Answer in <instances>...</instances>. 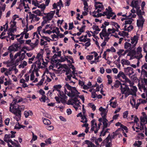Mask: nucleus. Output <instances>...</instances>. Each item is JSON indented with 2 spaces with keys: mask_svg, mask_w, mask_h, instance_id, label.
Returning <instances> with one entry per match:
<instances>
[{
  "mask_svg": "<svg viewBox=\"0 0 147 147\" xmlns=\"http://www.w3.org/2000/svg\"><path fill=\"white\" fill-rule=\"evenodd\" d=\"M55 11H51L49 13H46L42 12L39 9H37L33 11L32 13L38 16H43L44 15H46L45 16H43L42 19L43 21L41 23V25L37 28V32L38 34L40 35V34L44 33L45 34H50L51 33V32L50 30H47L49 28H51L50 24H47L45 27L43 28L45 25L47 23H49L50 21L53 18L55 13Z\"/></svg>",
  "mask_w": 147,
  "mask_h": 147,
  "instance_id": "1",
  "label": "nucleus"
},
{
  "mask_svg": "<svg viewBox=\"0 0 147 147\" xmlns=\"http://www.w3.org/2000/svg\"><path fill=\"white\" fill-rule=\"evenodd\" d=\"M16 105L9 109V111L15 115V116L13 117L14 118L18 121L21 119V111L24 110L25 107L23 105Z\"/></svg>",
  "mask_w": 147,
  "mask_h": 147,
  "instance_id": "2",
  "label": "nucleus"
},
{
  "mask_svg": "<svg viewBox=\"0 0 147 147\" xmlns=\"http://www.w3.org/2000/svg\"><path fill=\"white\" fill-rule=\"evenodd\" d=\"M65 90H66V89H67L70 90L69 92H68L67 95L73 98H78L79 97V94H80L76 90L75 87H73L70 86L68 84L66 83L64 85Z\"/></svg>",
  "mask_w": 147,
  "mask_h": 147,
  "instance_id": "3",
  "label": "nucleus"
},
{
  "mask_svg": "<svg viewBox=\"0 0 147 147\" xmlns=\"http://www.w3.org/2000/svg\"><path fill=\"white\" fill-rule=\"evenodd\" d=\"M42 64L43 65H42L40 67L38 66H37L36 65L32 64L31 66L29 71H32L34 74L35 73L36 76L38 77L39 76V74L38 73L39 69L40 68H43L46 67L47 65V63H42Z\"/></svg>",
  "mask_w": 147,
  "mask_h": 147,
  "instance_id": "4",
  "label": "nucleus"
},
{
  "mask_svg": "<svg viewBox=\"0 0 147 147\" xmlns=\"http://www.w3.org/2000/svg\"><path fill=\"white\" fill-rule=\"evenodd\" d=\"M108 9H106V11L103 12V16H106L107 18L108 19H110L111 17H112L111 19H115L116 17V15L112 11V9L110 6L108 7Z\"/></svg>",
  "mask_w": 147,
  "mask_h": 147,
  "instance_id": "5",
  "label": "nucleus"
},
{
  "mask_svg": "<svg viewBox=\"0 0 147 147\" xmlns=\"http://www.w3.org/2000/svg\"><path fill=\"white\" fill-rule=\"evenodd\" d=\"M142 51V47L140 46L138 47L136 50L134 49V51H132V52L134 53L135 55L134 56L133 55V57H134L135 58L139 60L143 57V55L141 53Z\"/></svg>",
  "mask_w": 147,
  "mask_h": 147,
  "instance_id": "6",
  "label": "nucleus"
},
{
  "mask_svg": "<svg viewBox=\"0 0 147 147\" xmlns=\"http://www.w3.org/2000/svg\"><path fill=\"white\" fill-rule=\"evenodd\" d=\"M121 93L125 95V97H127L131 95L130 89L128 86L125 85L124 84H123V85H121Z\"/></svg>",
  "mask_w": 147,
  "mask_h": 147,
  "instance_id": "7",
  "label": "nucleus"
},
{
  "mask_svg": "<svg viewBox=\"0 0 147 147\" xmlns=\"http://www.w3.org/2000/svg\"><path fill=\"white\" fill-rule=\"evenodd\" d=\"M35 60L36 61L35 63L33 64L36 65L37 66L41 67L42 65H41V63L44 62V61L43 59L42 58V54L39 53H38L35 57Z\"/></svg>",
  "mask_w": 147,
  "mask_h": 147,
  "instance_id": "8",
  "label": "nucleus"
},
{
  "mask_svg": "<svg viewBox=\"0 0 147 147\" xmlns=\"http://www.w3.org/2000/svg\"><path fill=\"white\" fill-rule=\"evenodd\" d=\"M91 128L90 132H92L93 131L95 134L98 133L99 130L100 129L97 126V124L96 122L95 119L92 120L91 121Z\"/></svg>",
  "mask_w": 147,
  "mask_h": 147,
  "instance_id": "9",
  "label": "nucleus"
},
{
  "mask_svg": "<svg viewBox=\"0 0 147 147\" xmlns=\"http://www.w3.org/2000/svg\"><path fill=\"white\" fill-rule=\"evenodd\" d=\"M11 134H5L3 138L4 141L7 143L10 142V141H12L11 138H14L15 136L16 132L11 131Z\"/></svg>",
  "mask_w": 147,
  "mask_h": 147,
  "instance_id": "10",
  "label": "nucleus"
},
{
  "mask_svg": "<svg viewBox=\"0 0 147 147\" xmlns=\"http://www.w3.org/2000/svg\"><path fill=\"white\" fill-rule=\"evenodd\" d=\"M80 104V103L79 100H78V98L74 97L72 99L71 104L73 106L76 110L77 111L79 108L80 109H81Z\"/></svg>",
  "mask_w": 147,
  "mask_h": 147,
  "instance_id": "11",
  "label": "nucleus"
},
{
  "mask_svg": "<svg viewBox=\"0 0 147 147\" xmlns=\"http://www.w3.org/2000/svg\"><path fill=\"white\" fill-rule=\"evenodd\" d=\"M109 34L107 32L106 30H102L99 35L102 39H103L104 38L105 40L108 41L110 38Z\"/></svg>",
  "mask_w": 147,
  "mask_h": 147,
  "instance_id": "12",
  "label": "nucleus"
},
{
  "mask_svg": "<svg viewBox=\"0 0 147 147\" xmlns=\"http://www.w3.org/2000/svg\"><path fill=\"white\" fill-rule=\"evenodd\" d=\"M29 18L31 19V22L38 21L40 19V18L36 15L32 13L31 12H29Z\"/></svg>",
  "mask_w": 147,
  "mask_h": 147,
  "instance_id": "13",
  "label": "nucleus"
},
{
  "mask_svg": "<svg viewBox=\"0 0 147 147\" xmlns=\"http://www.w3.org/2000/svg\"><path fill=\"white\" fill-rule=\"evenodd\" d=\"M23 99L19 96H17L16 98L13 100L12 103L10 106L9 109L12 108L13 106L15 105H19L18 103L20 102L23 101Z\"/></svg>",
  "mask_w": 147,
  "mask_h": 147,
  "instance_id": "14",
  "label": "nucleus"
},
{
  "mask_svg": "<svg viewBox=\"0 0 147 147\" xmlns=\"http://www.w3.org/2000/svg\"><path fill=\"white\" fill-rule=\"evenodd\" d=\"M72 73L71 71L69 69L66 70L65 74L67 75V78H65V80L67 81H69L70 83H73L74 84H75V82L72 81L71 80V77L72 76Z\"/></svg>",
  "mask_w": 147,
  "mask_h": 147,
  "instance_id": "15",
  "label": "nucleus"
},
{
  "mask_svg": "<svg viewBox=\"0 0 147 147\" xmlns=\"http://www.w3.org/2000/svg\"><path fill=\"white\" fill-rule=\"evenodd\" d=\"M39 93L42 95V97L40 98V100L41 101L45 102H49V100L47 97L45 95V92L42 89H40L39 90Z\"/></svg>",
  "mask_w": 147,
  "mask_h": 147,
  "instance_id": "16",
  "label": "nucleus"
},
{
  "mask_svg": "<svg viewBox=\"0 0 147 147\" xmlns=\"http://www.w3.org/2000/svg\"><path fill=\"white\" fill-rule=\"evenodd\" d=\"M145 19L143 17H138L137 20V25L139 28H142L145 22Z\"/></svg>",
  "mask_w": 147,
  "mask_h": 147,
  "instance_id": "17",
  "label": "nucleus"
},
{
  "mask_svg": "<svg viewBox=\"0 0 147 147\" xmlns=\"http://www.w3.org/2000/svg\"><path fill=\"white\" fill-rule=\"evenodd\" d=\"M134 83H131L130 85H129L130 87V92L131 95H136V92L137 91V88L136 86H134Z\"/></svg>",
  "mask_w": 147,
  "mask_h": 147,
  "instance_id": "18",
  "label": "nucleus"
},
{
  "mask_svg": "<svg viewBox=\"0 0 147 147\" xmlns=\"http://www.w3.org/2000/svg\"><path fill=\"white\" fill-rule=\"evenodd\" d=\"M141 74L144 77L147 78V63H144L142 67Z\"/></svg>",
  "mask_w": 147,
  "mask_h": 147,
  "instance_id": "19",
  "label": "nucleus"
},
{
  "mask_svg": "<svg viewBox=\"0 0 147 147\" xmlns=\"http://www.w3.org/2000/svg\"><path fill=\"white\" fill-rule=\"evenodd\" d=\"M131 44L132 45L134 46V48L135 49L136 46L138 42V37L137 35H135L134 37H131Z\"/></svg>",
  "mask_w": 147,
  "mask_h": 147,
  "instance_id": "20",
  "label": "nucleus"
},
{
  "mask_svg": "<svg viewBox=\"0 0 147 147\" xmlns=\"http://www.w3.org/2000/svg\"><path fill=\"white\" fill-rule=\"evenodd\" d=\"M19 48V45L16 44L9 46L8 48L9 51L11 52L12 51H17Z\"/></svg>",
  "mask_w": 147,
  "mask_h": 147,
  "instance_id": "21",
  "label": "nucleus"
},
{
  "mask_svg": "<svg viewBox=\"0 0 147 147\" xmlns=\"http://www.w3.org/2000/svg\"><path fill=\"white\" fill-rule=\"evenodd\" d=\"M95 9L98 11H102L103 10L104 6L102 4L99 2H96L95 5Z\"/></svg>",
  "mask_w": 147,
  "mask_h": 147,
  "instance_id": "22",
  "label": "nucleus"
},
{
  "mask_svg": "<svg viewBox=\"0 0 147 147\" xmlns=\"http://www.w3.org/2000/svg\"><path fill=\"white\" fill-rule=\"evenodd\" d=\"M124 48L126 49L131 51V52L135 49L134 46L132 45L130 43L127 42L124 43Z\"/></svg>",
  "mask_w": 147,
  "mask_h": 147,
  "instance_id": "23",
  "label": "nucleus"
},
{
  "mask_svg": "<svg viewBox=\"0 0 147 147\" xmlns=\"http://www.w3.org/2000/svg\"><path fill=\"white\" fill-rule=\"evenodd\" d=\"M63 91H59V93H57V94L58 96L60 97H62V98H67V96H66V94L67 95L68 92L67 90H65V89L64 86L63 87Z\"/></svg>",
  "mask_w": 147,
  "mask_h": 147,
  "instance_id": "24",
  "label": "nucleus"
},
{
  "mask_svg": "<svg viewBox=\"0 0 147 147\" xmlns=\"http://www.w3.org/2000/svg\"><path fill=\"white\" fill-rule=\"evenodd\" d=\"M29 30L27 26H26V28L24 29V31L22 32L21 34L20 39H23L24 35H25L24 38L27 39L28 38L29 34L27 32Z\"/></svg>",
  "mask_w": 147,
  "mask_h": 147,
  "instance_id": "25",
  "label": "nucleus"
},
{
  "mask_svg": "<svg viewBox=\"0 0 147 147\" xmlns=\"http://www.w3.org/2000/svg\"><path fill=\"white\" fill-rule=\"evenodd\" d=\"M130 6L133 8H135L136 9L140 8L139 5V1L138 0L132 1Z\"/></svg>",
  "mask_w": 147,
  "mask_h": 147,
  "instance_id": "26",
  "label": "nucleus"
},
{
  "mask_svg": "<svg viewBox=\"0 0 147 147\" xmlns=\"http://www.w3.org/2000/svg\"><path fill=\"white\" fill-rule=\"evenodd\" d=\"M124 70L125 73L129 76L132 74L134 73L133 71V68L130 67H128L127 68H124Z\"/></svg>",
  "mask_w": 147,
  "mask_h": 147,
  "instance_id": "27",
  "label": "nucleus"
},
{
  "mask_svg": "<svg viewBox=\"0 0 147 147\" xmlns=\"http://www.w3.org/2000/svg\"><path fill=\"white\" fill-rule=\"evenodd\" d=\"M140 125L143 128L146 124L147 123V117H141Z\"/></svg>",
  "mask_w": 147,
  "mask_h": 147,
  "instance_id": "28",
  "label": "nucleus"
},
{
  "mask_svg": "<svg viewBox=\"0 0 147 147\" xmlns=\"http://www.w3.org/2000/svg\"><path fill=\"white\" fill-rule=\"evenodd\" d=\"M102 11H98V10H96V11L95 10L93 11L92 13V16L95 18H98L101 17L102 16H103L102 14L100 12Z\"/></svg>",
  "mask_w": 147,
  "mask_h": 147,
  "instance_id": "29",
  "label": "nucleus"
},
{
  "mask_svg": "<svg viewBox=\"0 0 147 147\" xmlns=\"http://www.w3.org/2000/svg\"><path fill=\"white\" fill-rule=\"evenodd\" d=\"M54 9H56L59 7L60 9H61V7L63 6V4L62 3V1L61 0H59V1L57 3H54L53 5Z\"/></svg>",
  "mask_w": 147,
  "mask_h": 147,
  "instance_id": "30",
  "label": "nucleus"
},
{
  "mask_svg": "<svg viewBox=\"0 0 147 147\" xmlns=\"http://www.w3.org/2000/svg\"><path fill=\"white\" fill-rule=\"evenodd\" d=\"M136 13L138 17H143V15L145 14V12L144 11H142L140 8L136 9Z\"/></svg>",
  "mask_w": 147,
  "mask_h": 147,
  "instance_id": "31",
  "label": "nucleus"
},
{
  "mask_svg": "<svg viewBox=\"0 0 147 147\" xmlns=\"http://www.w3.org/2000/svg\"><path fill=\"white\" fill-rule=\"evenodd\" d=\"M61 85L59 84L58 85H55L54 86V89L53 90V92H59V91H60L61 88Z\"/></svg>",
  "mask_w": 147,
  "mask_h": 147,
  "instance_id": "32",
  "label": "nucleus"
},
{
  "mask_svg": "<svg viewBox=\"0 0 147 147\" xmlns=\"http://www.w3.org/2000/svg\"><path fill=\"white\" fill-rule=\"evenodd\" d=\"M52 57L50 55V54L49 53H48L47 54L46 56L45 59L46 62H44V63H47V64L48 62H49L52 59Z\"/></svg>",
  "mask_w": 147,
  "mask_h": 147,
  "instance_id": "33",
  "label": "nucleus"
},
{
  "mask_svg": "<svg viewBox=\"0 0 147 147\" xmlns=\"http://www.w3.org/2000/svg\"><path fill=\"white\" fill-rule=\"evenodd\" d=\"M133 29V26L131 25H129V26L125 25L124 28V30L127 31L128 32L131 31Z\"/></svg>",
  "mask_w": 147,
  "mask_h": 147,
  "instance_id": "34",
  "label": "nucleus"
},
{
  "mask_svg": "<svg viewBox=\"0 0 147 147\" xmlns=\"http://www.w3.org/2000/svg\"><path fill=\"white\" fill-rule=\"evenodd\" d=\"M121 62L123 66L124 67V65H130V63L129 61L128 60L125 59H122L121 61Z\"/></svg>",
  "mask_w": 147,
  "mask_h": 147,
  "instance_id": "35",
  "label": "nucleus"
},
{
  "mask_svg": "<svg viewBox=\"0 0 147 147\" xmlns=\"http://www.w3.org/2000/svg\"><path fill=\"white\" fill-rule=\"evenodd\" d=\"M92 28L94 30H95L94 31V33L96 34H98V32L100 30V29L99 28L98 26L96 25H93Z\"/></svg>",
  "mask_w": 147,
  "mask_h": 147,
  "instance_id": "36",
  "label": "nucleus"
},
{
  "mask_svg": "<svg viewBox=\"0 0 147 147\" xmlns=\"http://www.w3.org/2000/svg\"><path fill=\"white\" fill-rule=\"evenodd\" d=\"M33 42L31 43L30 44V46L32 49H33L36 47L37 46L38 43L37 39L36 40V41L33 40Z\"/></svg>",
  "mask_w": 147,
  "mask_h": 147,
  "instance_id": "37",
  "label": "nucleus"
},
{
  "mask_svg": "<svg viewBox=\"0 0 147 147\" xmlns=\"http://www.w3.org/2000/svg\"><path fill=\"white\" fill-rule=\"evenodd\" d=\"M134 20L131 18H127L126 19L125 21V24H129L130 25L132 23Z\"/></svg>",
  "mask_w": 147,
  "mask_h": 147,
  "instance_id": "38",
  "label": "nucleus"
},
{
  "mask_svg": "<svg viewBox=\"0 0 147 147\" xmlns=\"http://www.w3.org/2000/svg\"><path fill=\"white\" fill-rule=\"evenodd\" d=\"M85 142V143L88 145L87 147H96V146L90 141L86 140Z\"/></svg>",
  "mask_w": 147,
  "mask_h": 147,
  "instance_id": "39",
  "label": "nucleus"
},
{
  "mask_svg": "<svg viewBox=\"0 0 147 147\" xmlns=\"http://www.w3.org/2000/svg\"><path fill=\"white\" fill-rule=\"evenodd\" d=\"M16 142H14L13 141H10V143L11 144L13 145V146L15 147H21L19 143L18 142V141L16 140H14Z\"/></svg>",
  "mask_w": 147,
  "mask_h": 147,
  "instance_id": "40",
  "label": "nucleus"
},
{
  "mask_svg": "<svg viewBox=\"0 0 147 147\" xmlns=\"http://www.w3.org/2000/svg\"><path fill=\"white\" fill-rule=\"evenodd\" d=\"M40 38L37 32H35L34 33L33 38H32V40L34 41H36L37 39L38 40H38Z\"/></svg>",
  "mask_w": 147,
  "mask_h": 147,
  "instance_id": "41",
  "label": "nucleus"
},
{
  "mask_svg": "<svg viewBox=\"0 0 147 147\" xmlns=\"http://www.w3.org/2000/svg\"><path fill=\"white\" fill-rule=\"evenodd\" d=\"M27 62L25 61H24L21 62V64L19 65V67L20 68H23L27 65Z\"/></svg>",
  "mask_w": 147,
  "mask_h": 147,
  "instance_id": "42",
  "label": "nucleus"
},
{
  "mask_svg": "<svg viewBox=\"0 0 147 147\" xmlns=\"http://www.w3.org/2000/svg\"><path fill=\"white\" fill-rule=\"evenodd\" d=\"M93 138L94 140L95 143L97 145H98V142H101L102 140V139L101 138H96L95 137H94Z\"/></svg>",
  "mask_w": 147,
  "mask_h": 147,
  "instance_id": "43",
  "label": "nucleus"
},
{
  "mask_svg": "<svg viewBox=\"0 0 147 147\" xmlns=\"http://www.w3.org/2000/svg\"><path fill=\"white\" fill-rule=\"evenodd\" d=\"M21 4L23 5L25 9L29 8L28 3H27V0H24L21 3Z\"/></svg>",
  "mask_w": 147,
  "mask_h": 147,
  "instance_id": "44",
  "label": "nucleus"
},
{
  "mask_svg": "<svg viewBox=\"0 0 147 147\" xmlns=\"http://www.w3.org/2000/svg\"><path fill=\"white\" fill-rule=\"evenodd\" d=\"M43 123L45 125H49L51 124L50 121L46 118H44L43 119Z\"/></svg>",
  "mask_w": 147,
  "mask_h": 147,
  "instance_id": "45",
  "label": "nucleus"
},
{
  "mask_svg": "<svg viewBox=\"0 0 147 147\" xmlns=\"http://www.w3.org/2000/svg\"><path fill=\"white\" fill-rule=\"evenodd\" d=\"M125 30L122 31L121 32H120L119 33L120 34V35H121V36L123 37L126 36L127 37L128 36V32H127L125 31Z\"/></svg>",
  "mask_w": 147,
  "mask_h": 147,
  "instance_id": "46",
  "label": "nucleus"
},
{
  "mask_svg": "<svg viewBox=\"0 0 147 147\" xmlns=\"http://www.w3.org/2000/svg\"><path fill=\"white\" fill-rule=\"evenodd\" d=\"M39 8H41V11L42 12H44L45 9L46 7V5L44 4H41L39 5L38 6Z\"/></svg>",
  "mask_w": 147,
  "mask_h": 147,
  "instance_id": "47",
  "label": "nucleus"
},
{
  "mask_svg": "<svg viewBox=\"0 0 147 147\" xmlns=\"http://www.w3.org/2000/svg\"><path fill=\"white\" fill-rule=\"evenodd\" d=\"M129 114L128 111H124L123 113V117L124 119H128V116Z\"/></svg>",
  "mask_w": 147,
  "mask_h": 147,
  "instance_id": "48",
  "label": "nucleus"
},
{
  "mask_svg": "<svg viewBox=\"0 0 147 147\" xmlns=\"http://www.w3.org/2000/svg\"><path fill=\"white\" fill-rule=\"evenodd\" d=\"M108 121V120L106 119H105L104 121H103V128L102 129H105V128H107L108 126V123L107 122Z\"/></svg>",
  "mask_w": 147,
  "mask_h": 147,
  "instance_id": "49",
  "label": "nucleus"
},
{
  "mask_svg": "<svg viewBox=\"0 0 147 147\" xmlns=\"http://www.w3.org/2000/svg\"><path fill=\"white\" fill-rule=\"evenodd\" d=\"M81 119V120L80 122L83 123H86L87 121V118L84 115L82 117Z\"/></svg>",
  "mask_w": 147,
  "mask_h": 147,
  "instance_id": "50",
  "label": "nucleus"
},
{
  "mask_svg": "<svg viewBox=\"0 0 147 147\" xmlns=\"http://www.w3.org/2000/svg\"><path fill=\"white\" fill-rule=\"evenodd\" d=\"M116 30L114 28H113L112 29L109 28L107 30V32L108 33H110V36L112 35V33H113L115 32Z\"/></svg>",
  "mask_w": 147,
  "mask_h": 147,
  "instance_id": "51",
  "label": "nucleus"
},
{
  "mask_svg": "<svg viewBox=\"0 0 147 147\" xmlns=\"http://www.w3.org/2000/svg\"><path fill=\"white\" fill-rule=\"evenodd\" d=\"M30 114H32V112L30 111H25L24 112V114L26 118H27Z\"/></svg>",
  "mask_w": 147,
  "mask_h": 147,
  "instance_id": "52",
  "label": "nucleus"
},
{
  "mask_svg": "<svg viewBox=\"0 0 147 147\" xmlns=\"http://www.w3.org/2000/svg\"><path fill=\"white\" fill-rule=\"evenodd\" d=\"M51 36L53 40L56 41L58 39V36L57 35L53 34L51 35Z\"/></svg>",
  "mask_w": 147,
  "mask_h": 147,
  "instance_id": "53",
  "label": "nucleus"
},
{
  "mask_svg": "<svg viewBox=\"0 0 147 147\" xmlns=\"http://www.w3.org/2000/svg\"><path fill=\"white\" fill-rule=\"evenodd\" d=\"M107 77L108 79V84H111L112 83V80L111 76L109 75H107Z\"/></svg>",
  "mask_w": 147,
  "mask_h": 147,
  "instance_id": "54",
  "label": "nucleus"
},
{
  "mask_svg": "<svg viewBox=\"0 0 147 147\" xmlns=\"http://www.w3.org/2000/svg\"><path fill=\"white\" fill-rule=\"evenodd\" d=\"M51 31V33L52 32L53 33H55L57 35L59 34L60 32L59 28L57 27L55 29H53L52 31Z\"/></svg>",
  "mask_w": 147,
  "mask_h": 147,
  "instance_id": "55",
  "label": "nucleus"
},
{
  "mask_svg": "<svg viewBox=\"0 0 147 147\" xmlns=\"http://www.w3.org/2000/svg\"><path fill=\"white\" fill-rule=\"evenodd\" d=\"M117 101H115L113 102H110L109 105L113 108H115L117 106Z\"/></svg>",
  "mask_w": 147,
  "mask_h": 147,
  "instance_id": "56",
  "label": "nucleus"
},
{
  "mask_svg": "<svg viewBox=\"0 0 147 147\" xmlns=\"http://www.w3.org/2000/svg\"><path fill=\"white\" fill-rule=\"evenodd\" d=\"M110 140H111V138L110 136V134H109L108 136L104 140V143L105 144L109 142Z\"/></svg>",
  "mask_w": 147,
  "mask_h": 147,
  "instance_id": "57",
  "label": "nucleus"
},
{
  "mask_svg": "<svg viewBox=\"0 0 147 147\" xmlns=\"http://www.w3.org/2000/svg\"><path fill=\"white\" fill-rule=\"evenodd\" d=\"M122 85L120 82L118 81H116L114 84V86L115 87L118 88L120 85L121 86Z\"/></svg>",
  "mask_w": 147,
  "mask_h": 147,
  "instance_id": "58",
  "label": "nucleus"
},
{
  "mask_svg": "<svg viewBox=\"0 0 147 147\" xmlns=\"http://www.w3.org/2000/svg\"><path fill=\"white\" fill-rule=\"evenodd\" d=\"M124 52V50L123 49H119L117 53V54L119 56V57H118V59L121 56V55L122 53Z\"/></svg>",
  "mask_w": 147,
  "mask_h": 147,
  "instance_id": "59",
  "label": "nucleus"
},
{
  "mask_svg": "<svg viewBox=\"0 0 147 147\" xmlns=\"http://www.w3.org/2000/svg\"><path fill=\"white\" fill-rule=\"evenodd\" d=\"M47 44V41L45 40L42 39H41L40 45H41L46 46Z\"/></svg>",
  "mask_w": 147,
  "mask_h": 147,
  "instance_id": "60",
  "label": "nucleus"
},
{
  "mask_svg": "<svg viewBox=\"0 0 147 147\" xmlns=\"http://www.w3.org/2000/svg\"><path fill=\"white\" fill-rule=\"evenodd\" d=\"M87 42H86L84 44V46L86 47L85 49H86V47H89L91 45L90 43V38L88 39Z\"/></svg>",
  "mask_w": 147,
  "mask_h": 147,
  "instance_id": "61",
  "label": "nucleus"
},
{
  "mask_svg": "<svg viewBox=\"0 0 147 147\" xmlns=\"http://www.w3.org/2000/svg\"><path fill=\"white\" fill-rule=\"evenodd\" d=\"M1 5L2 6H0V11L2 13V11H3L5 10L6 5L5 4H3V3H2V5Z\"/></svg>",
  "mask_w": 147,
  "mask_h": 147,
  "instance_id": "62",
  "label": "nucleus"
},
{
  "mask_svg": "<svg viewBox=\"0 0 147 147\" xmlns=\"http://www.w3.org/2000/svg\"><path fill=\"white\" fill-rule=\"evenodd\" d=\"M142 143L141 141L138 140V141H136L135 142L134 144V145L136 146H138V147H139L138 146H139L141 145Z\"/></svg>",
  "mask_w": 147,
  "mask_h": 147,
  "instance_id": "63",
  "label": "nucleus"
},
{
  "mask_svg": "<svg viewBox=\"0 0 147 147\" xmlns=\"http://www.w3.org/2000/svg\"><path fill=\"white\" fill-rule=\"evenodd\" d=\"M16 22L14 20H11L10 24H11V28H14L15 26Z\"/></svg>",
  "mask_w": 147,
  "mask_h": 147,
  "instance_id": "64",
  "label": "nucleus"
}]
</instances>
